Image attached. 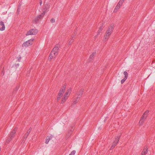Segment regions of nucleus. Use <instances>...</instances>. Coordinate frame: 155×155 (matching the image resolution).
Segmentation results:
<instances>
[{
	"label": "nucleus",
	"instance_id": "nucleus-1",
	"mask_svg": "<svg viewBox=\"0 0 155 155\" xmlns=\"http://www.w3.org/2000/svg\"><path fill=\"white\" fill-rule=\"evenodd\" d=\"M114 25L113 24H111L110 26L108 27L105 33L104 41H106V40L109 38L110 36L112 33V31L114 29Z\"/></svg>",
	"mask_w": 155,
	"mask_h": 155
},
{
	"label": "nucleus",
	"instance_id": "nucleus-28",
	"mask_svg": "<svg viewBox=\"0 0 155 155\" xmlns=\"http://www.w3.org/2000/svg\"><path fill=\"white\" fill-rule=\"evenodd\" d=\"M126 79H127L125 78L123 79H122L121 81V84H123L124 82V81H125V80Z\"/></svg>",
	"mask_w": 155,
	"mask_h": 155
},
{
	"label": "nucleus",
	"instance_id": "nucleus-35",
	"mask_svg": "<svg viewBox=\"0 0 155 155\" xmlns=\"http://www.w3.org/2000/svg\"><path fill=\"white\" fill-rule=\"evenodd\" d=\"M103 25L100 27L99 29L100 30V31H102V30Z\"/></svg>",
	"mask_w": 155,
	"mask_h": 155
},
{
	"label": "nucleus",
	"instance_id": "nucleus-9",
	"mask_svg": "<svg viewBox=\"0 0 155 155\" xmlns=\"http://www.w3.org/2000/svg\"><path fill=\"white\" fill-rule=\"evenodd\" d=\"M0 26H1V27H0V30L3 31L5 29V27L4 22L2 21H0Z\"/></svg>",
	"mask_w": 155,
	"mask_h": 155
},
{
	"label": "nucleus",
	"instance_id": "nucleus-24",
	"mask_svg": "<svg viewBox=\"0 0 155 155\" xmlns=\"http://www.w3.org/2000/svg\"><path fill=\"white\" fill-rule=\"evenodd\" d=\"M93 56L92 55V54H91L89 58V61H91V60L93 59Z\"/></svg>",
	"mask_w": 155,
	"mask_h": 155
},
{
	"label": "nucleus",
	"instance_id": "nucleus-32",
	"mask_svg": "<svg viewBox=\"0 0 155 155\" xmlns=\"http://www.w3.org/2000/svg\"><path fill=\"white\" fill-rule=\"evenodd\" d=\"M66 88V85L65 84H64V85H63V86H62V87L61 88L65 90Z\"/></svg>",
	"mask_w": 155,
	"mask_h": 155
},
{
	"label": "nucleus",
	"instance_id": "nucleus-40",
	"mask_svg": "<svg viewBox=\"0 0 155 155\" xmlns=\"http://www.w3.org/2000/svg\"><path fill=\"white\" fill-rule=\"evenodd\" d=\"M40 0V5H41V4H42V1L41 0Z\"/></svg>",
	"mask_w": 155,
	"mask_h": 155
},
{
	"label": "nucleus",
	"instance_id": "nucleus-31",
	"mask_svg": "<svg viewBox=\"0 0 155 155\" xmlns=\"http://www.w3.org/2000/svg\"><path fill=\"white\" fill-rule=\"evenodd\" d=\"M50 21L52 23L54 22H55L54 19V18H52L50 20Z\"/></svg>",
	"mask_w": 155,
	"mask_h": 155
},
{
	"label": "nucleus",
	"instance_id": "nucleus-34",
	"mask_svg": "<svg viewBox=\"0 0 155 155\" xmlns=\"http://www.w3.org/2000/svg\"><path fill=\"white\" fill-rule=\"evenodd\" d=\"M18 88H19L18 87V86L16 87L15 88V90H14V92H15V91H17L18 89Z\"/></svg>",
	"mask_w": 155,
	"mask_h": 155
},
{
	"label": "nucleus",
	"instance_id": "nucleus-37",
	"mask_svg": "<svg viewBox=\"0 0 155 155\" xmlns=\"http://www.w3.org/2000/svg\"><path fill=\"white\" fill-rule=\"evenodd\" d=\"M21 59V56L19 57V58L18 59V61H20V60Z\"/></svg>",
	"mask_w": 155,
	"mask_h": 155
},
{
	"label": "nucleus",
	"instance_id": "nucleus-7",
	"mask_svg": "<svg viewBox=\"0 0 155 155\" xmlns=\"http://www.w3.org/2000/svg\"><path fill=\"white\" fill-rule=\"evenodd\" d=\"M84 91V89H81V90L78 92L77 93V94L78 96V99H80L81 97V95L83 94V93Z\"/></svg>",
	"mask_w": 155,
	"mask_h": 155
},
{
	"label": "nucleus",
	"instance_id": "nucleus-36",
	"mask_svg": "<svg viewBox=\"0 0 155 155\" xmlns=\"http://www.w3.org/2000/svg\"><path fill=\"white\" fill-rule=\"evenodd\" d=\"M101 31H100V30L99 29V30L98 31L97 34V35H99L100 34V33L101 32Z\"/></svg>",
	"mask_w": 155,
	"mask_h": 155
},
{
	"label": "nucleus",
	"instance_id": "nucleus-13",
	"mask_svg": "<svg viewBox=\"0 0 155 155\" xmlns=\"http://www.w3.org/2000/svg\"><path fill=\"white\" fill-rule=\"evenodd\" d=\"M71 133L72 131L71 130H70L68 132V133L67 134L65 137V138L66 139H68L70 137Z\"/></svg>",
	"mask_w": 155,
	"mask_h": 155
},
{
	"label": "nucleus",
	"instance_id": "nucleus-41",
	"mask_svg": "<svg viewBox=\"0 0 155 155\" xmlns=\"http://www.w3.org/2000/svg\"><path fill=\"white\" fill-rule=\"evenodd\" d=\"M19 65V64H15V66L16 67H18Z\"/></svg>",
	"mask_w": 155,
	"mask_h": 155
},
{
	"label": "nucleus",
	"instance_id": "nucleus-33",
	"mask_svg": "<svg viewBox=\"0 0 155 155\" xmlns=\"http://www.w3.org/2000/svg\"><path fill=\"white\" fill-rule=\"evenodd\" d=\"M71 90L69 89L67 90V91H66V92H68V93L69 94L71 93Z\"/></svg>",
	"mask_w": 155,
	"mask_h": 155
},
{
	"label": "nucleus",
	"instance_id": "nucleus-15",
	"mask_svg": "<svg viewBox=\"0 0 155 155\" xmlns=\"http://www.w3.org/2000/svg\"><path fill=\"white\" fill-rule=\"evenodd\" d=\"M51 136H47L46 137L45 143L46 144H48V143L49 141L50 140L51 138Z\"/></svg>",
	"mask_w": 155,
	"mask_h": 155
},
{
	"label": "nucleus",
	"instance_id": "nucleus-18",
	"mask_svg": "<svg viewBox=\"0 0 155 155\" xmlns=\"http://www.w3.org/2000/svg\"><path fill=\"white\" fill-rule=\"evenodd\" d=\"M67 99V97L64 98V97H63L62 99L61 102V104H63L64 102Z\"/></svg>",
	"mask_w": 155,
	"mask_h": 155
},
{
	"label": "nucleus",
	"instance_id": "nucleus-27",
	"mask_svg": "<svg viewBox=\"0 0 155 155\" xmlns=\"http://www.w3.org/2000/svg\"><path fill=\"white\" fill-rule=\"evenodd\" d=\"M51 53H52V55H53L54 56H56L58 54H56V53H55V52H54L53 51H51Z\"/></svg>",
	"mask_w": 155,
	"mask_h": 155
},
{
	"label": "nucleus",
	"instance_id": "nucleus-3",
	"mask_svg": "<svg viewBox=\"0 0 155 155\" xmlns=\"http://www.w3.org/2000/svg\"><path fill=\"white\" fill-rule=\"evenodd\" d=\"M17 130V128H15L10 133L9 136V137L8 138V139L6 140V142L7 143L9 142L10 141H11L12 138H13L14 136V135L15 134L16 131Z\"/></svg>",
	"mask_w": 155,
	"mask_h": 155
},
{
	"label": "nucleus",
	"instance_id": "nucleus-29",
	"mask_svg": "<svg viewBox=\"0 0 155 155\" xmlns=\"http://www.w3.org/2000/svg\"><path fill=\"white\" fill-rule=\"evenodd\" d=\"M124 1L123 0H120V1H119L118 3L119 4H120V5H122Z\"/></svg>",
	"mask_w": 155,
	"mask_h": 155
},
{
	"label": "nucleus",
	"instance_id": "nucleus-10",
	"mask_svg": "<svg viewBox=\"0 0 155 155\" xmlns=\"http://www.w3.org/2000/svg\"><path fill=\"white\" fill-rule=\"evenodd\" d=\"M30 133V132H29V131H28V130L27 131V133L26 134H25L24 135V136L23 137L24 139L22 141V142L23 141L25 140L28 137V136L29 135Z\"/></svg>",
	"mask_w": 155,
	"mask_h": 155
},
{
	"label": "nucleus",
	"instance_id": "nucleus-22",
	"mask_svg": "<svg viewBox=\"0 0 155 155\" xmlns=\"http://www.w3.org/2000/svg\"><path fill=\"white\" fill-rule=\"evenodd\" d=\"M64 91H65V90H64L61 88L60 91L59 93H61V94L62 93V94L63 95V94L64 93Z\"/></svg>",
	"mask_w": 155,
	"mask_h": 155
},
{
	"label": "nucleus",
	"instance_id": "nucleus-12",
	"mask_svg": "<svg viewBox=\"0 0 155 155\" xmlns=\"http://www.w3.org/2000/svg\"><path fill=\"white\" fill-rule=\"evenodd\" d=\"M54 52L56 53L57 54L58 51V46H55L53 49L52 50Z\"/></svg>",
	"mask_w": 155,
	"mask_h": 155
},
{
	"label": "nucleus",
	"instance_id": "nucleus-16",
	"mask_svg": "<svg viewBox=\"0 0 155 155\" xmlns=\"http://www.w3.org/2000/svg\"><path fill=\"white\" fill-rule=\"evenodd\" d=\"M62 93H59L58 95V97L57 98V101H58L60 99L61 97L62 96Z\"/></svg>",
	"mask_w": 155,
	"mask_h": 155
},
{
	"label": "nucleus",
	"instance_id": "nucleus-21",
	"mask_svg": "<svg viewBox=\"0 0 155 155\" xmlns=\"http://www.w3.org/2000/svg\"><path fill=\"white\" fill-rule=\"evenodd\" d=\"M124 75L125 78L127 79L128 77V74L127 71H125L124 72Z\"/></svg>",
	"mask_w": 155,
	"mask_h": 155
},
{
	"label": "nucleus",
	"instance_id": "nucleus-39",
	"mask_svg": "<svg viewBox=\"0 0 155 155\" xmlns=\"http://www.w3.org/2000/svg\"><path fill=\"white\" fill-rule=\"evenodd\" d=\"M17 12H18V13L19 12H20V9L19 8H18L17 9Z\"/></svg>",
	"mask_w": 155,
	"mask_h": 155
},
{
	"label": "nucleus",
	"instance_id": "nucleus-4",
	"mask_svg": "<svg viewBox=\"0 0 155 155\" xmlns=\"http://www.w3.org/2000/svg\"><path fill=\"white\" fill-rule=\"evenodd\" d=\"M33 39H31L27 41L22 45V46L23 47H27L33 44Z\"/></svg>",
	"mask_w": 155,
	"mask_h": 155
},
{
	"label": "nucleus",
	"instance_id": "nucleus-30",
	"mask_svg": "<svg viewBox=\"0 0 155 155\" xmlns=\"http://www.w3.org/2000/svg\"><path fill=\"white\" fill-rule=\"evenodd\" d=\"M73 40L72 39H71L69 41L68 44L69 45H71V43H73Z\"/></svg>",
	"mask_w": 155,
	"mask_h": 155
},
{
	"label": "nucleus",
	"instance_id": "nucleus-23",
	"mask_svg": "<svg viewBox=\"0 0 155 155\" xmlns=\"http://www.w3.org/2000/svg\"><path fill=\"white\" fill-rule=\"evenodd\" d=\"M45 12H44L42 13L41 15H38L39 17L40 18H41V17H43L45 15Z\"/></svg>",
	"mask_w": 155,
	"mask_h": 155
},
{
	"label": "nucleus",
	"instance_id": "nucleus-6",
	"mask_svg": "<svg viewBox=\"0 0 155 155\" xmlns=\"http://www.w3.org/2000/svg\"><path fill=\"white\" fill-rule=\"evenodd\" d=\"M38 31L36 29H32L29 30L27 33L26 34V35H35L38 32Z\"/></svg>",
	"mask_w": 155,
	"mask_h": 155
},
{
	"label": "nucleus",
	"instance_id": "nucleus-8",
	"mask_svg": "<svg viewBox=\"0 0 155 155\" xmlns=\"http://www.w3.org/2000/svg\"><path fill=\"white\" fill-rule=\"evenodd\" d=\"M148 151V148L147 147H145L143 151H142L141 155H145Z\"/></svg>",
	"mask_w": 155,
	"mask_h": 155
},
{
	"label": "nucleus",
	"instance_id": "nucleus-5",
	"mask_svg": "<svg viewBox=\"0 0 155 155\" xmlns=\"http://www.w3.org/2000/svg\"><path fill=\"white\" fill-rule=\"evenodd\" d=\"M120 137V136H118L115 139V140L112 143V145L111 146L110 148V150L113 149L117 145L119 140Z\"/></svg>",
	"mask_w": 155,
	"mask_h": 155
},
{
	"label": "nucleus",
	"instance_id": "nucleus-26",
	"mask_svg": "<svg viewBox=\"0 0 155 155\" xmlns=\"http://www.w3.org/2000/svg\"><path fill=\"white\" fill-rule=\"evenodd\" d=\"M76 151L75 150H74L69 154V155H74Z\"/></svg>",
	"mask_w": 155,
	"mask_h": 155
},
{
	"label": "nucleus",
	"instance_id": "nucleus-38",
	"mask_svg": "<svg viewBox=\"0 0 155 155\" xmlns=\"http://www.w3.org/2000/svg\"><path fill=\"white\" fill-rule=\"evenodd\" d=\"M31 130H32V128L30 127L29 128V129L28 130V131H29V132H30Z\"/></svg>",
	"mask_w": 155,
	"mask_h": 155
},
{
	"label": "nucleus",
	"instance_id": "nucleus-11",
	"mask_svg": "<svg viewBox=\"0 0 155 155\" xmlns=\"http://www.w3.org/2000/svg\"><path fill=\"white\" fill-rule=\"evenodd\" d=\"M121 5L118 3L114 9V12H117Z\"/></svg>",
	"mask_w": 155,
	"mask_h": 155
},
{
	"label": "nucleus",
	"instance_id": "nucleus-20",
	"mask_svg": "<svg viewBox=\"0 0 155 155\" xmlns=\"http://www.w3.org/2000/svg\"><path fill=\"white\" fill-rule=\"evenodd\" d=\"M77 32V29H76L74 31V35H73V36H71L72 39H73V38H74L75 37V36L76 35V33Z\"/></svg>",
	"mask_w": 155,
	"mask_h": 155
},
{
	"label": "nucleus",
	"instance_id": "nucleus-42",
	"mask_svg": "<svg viewBox=\"0 0 155 155\" xmlns=\"http://www.w3.org/2000/svg\"><path fill=\"white\" fill-rule=\"evenodd\" d=\"M95 54H96L95 52H93L92 54V55L94 56Z\"/></svg>",
	"mask_w": 155,
	"mask_h": 155
},
{
	"label": "nucleus",
	"instance_id": "nucleus-25",
	"mask_svg": "<svg viewBox=\"0 0 155 155\" xmlns=\"http://www.w3.org/2000/svg\"><path fill=\"white\" fill-rule=\"evenodd\" d=\"M52 53H50L49 56V58L50 59H52L54 57V56L52 55Z\"/></svg>",
	"mask_w": 155,
	"mask_h": 155
},
{
	"label": "nucleus",
	"instance_id": "nucleus-19",
	"mask_svg": "<svg viewBox=\"0 0 155 155\" xmlns=\"http://www.w3.org/2000/svg\"><path fill=\"white\" fill-rule=\"evenodd\" d=\"M69 95L70 94L68 93V92H66L63 97H64V98L66 97H67L68 98Z\"/></svg>",
	"mask_w": 155,
	"mask_h": 155
},
{
	"label": "nucleus",
	"instance_id": "nucleus-2",
	"mask_svg": "<svg viewBox=\"0 0 155 155\" xmlns=\"http://www.w3.org/2000/svg\"><path fill=\"white\" fill-rule=\"evenodd\" d=\"M149 112V111L147 110L145 111L143 114L139 122L140 125H141L143 124V122L147 117Z\"/></svg>",
	"mask_w": 155,
	"mask_h": 155
},
{
	"label": "nucleus",
	"instance_id": "nucleus-17",
	"mask_svg": "<svg viewBox=\"0 0 155 155\" xmlns=\"http://www.w3.org/2000/svg\"><path fill=\"white\" fill-rule=\"evenodd\" d=\"M80 99H78V97H77L76 99H75L74 101L73 104H76L79 101Z\"/></svg>",
	"mask_w": 155,
	"mask_h": 155
},
{
	"label": "nucleus",
	"instance_id": "nucleus-14",
	"mask_svg": "<svg viewBox=\"0 0 155 155\" xmlns=\"http://www.w3.org/2000/svg\"><path fill=\"white\" fill-rule=\"evenodd\" d=\"M41 18L39 17V16L38 15L37 16L36 18H35L34 21H33V22H34L35 23H38L39 21V19H40Z\"/></svg>",
	"mask_w": 155,
	"mask_h": 155
}]
</instances>
